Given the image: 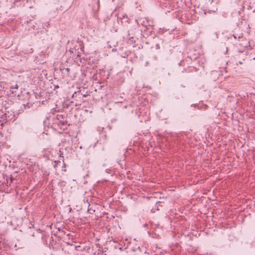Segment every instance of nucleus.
Instances as JSON below:
<instances>
[{"instance_id":"1","label":"nucleus","mask_w":255,"mask_h":255,"mask_svg":"<svg viewBox=\"0 0 255 255\" xmlns=\"http://www.w3.org/2000/svg\"><path fill=\"white\" fill-rule=\"evenodd\" d=\"M14 120V115L12 113L7 111L0 118V124L3 126L4 124L7 122Z\"/></svg>"},{"instance_id":"6","label":"nucleus","mask_w":255,"mask_h":255,"mask_svg":"<svg viewBox=\"0 0 255 255\" xmlns=\"http://www.w3.org/2000/svg\"><path fill=\"white\" fill-rule=\"evenodd\" d=\"M66 71H67V72H69V71H70V69H69V68H67L66 69Z\"/></svg>"},{"instance_id":"2","label":"nucleus","mask_w":255,"mask_h":255,"mask_svg":"<svg viewBox=\"0 0 255 255\" xmlns=\"http://www.w3.org/2000/svg\"><path fill=\"white\" fill-rule=\"evenodd\" d=\"M76 94H78V97L81 98V97H86L89 95V92L86 91V92H83L81 90L78 91L76 92Z\"/></svg>"},{"instance_id":"5","label":"nucleus","mask_w":255,"mask_h":255,"mask_svg":"<svg viewBox=\"0 0 255 255\" xmlns=\"http://www.w3.org/2000/svg\"><path fill=\"white\" fill-rule=\"evenodd\" d=\"M11 89H17L18 88V85L17 84H15L14 86H11Z\"/></svg>"},{"instance_id":"4","label":"nucleus","mask_w":255,"mask_h":255,"mask_svg":"<svg viewBox=\"0 0 255 255\" xmlns=\"http://www.w3.org/2000/svg\"><path fill=\"white\" fill-rule=\"evenodd\" d=\"M77 92H75L72 95V98L78 97V94H76Z\"/></svg>"},{"instance_id":"3","label":"nucleus","mask_w":255,"mask_h":255,"mask_svg":"<svg viewBox=\"0 0 255 255\" xmlns=\"http://www.w3.org/2000/svg\"><path fill=\"white\" fill-rule=\"evenodd\" d=\"M59 162H60V161H58V160H55V161H54V166H54V168L55 169H56V168H57V164H58V163Z\"/></svg>"}]
</instances>
